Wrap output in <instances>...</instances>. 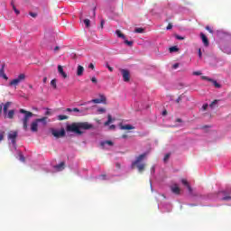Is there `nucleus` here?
<instances>
[{
  "instance_id": "1",
  "label": "nucleus",
  "mask_w": 231,
  "mask_h": 231,
  "mask_svg": "<svg viewBox=\"0 0 231 231\" xmlns=\"http://www.w3.org/2000/svg\"><path fill=\"white\" fill-rule=\"evenodd\" d=\"M89 129H93V125L88 122H76L66 126L67 133H74L78 136H82L84 131H89Z\"/></svg>"
},
{
  "instance_id": "2",
  "label": "nucleus",
  "mask_w": 231,
  "mask_h": 231,
  "mask_svg": "<svg viewBox=\"0 0 231 231\" xmlns=\"http://www.w3.org/2000/svg\"><path fill=\"white\" fill-rule=\"evenodd\" d=\"M20 113L22 115H24V116L23 118V124L24 131H27L28 130V122H29L30 118H32V116H33V113H32L30 111H26L23 108L20 109Z\"/></svg>"
},
{
  "instance_id": "3",
  "label": "nucleus",
  "mask_w": 231,
  "mask_h": 231,
  "mask_svg": "<svg viewBox=\"0 0 231 231\" xmlns=\"http://www.w3.org/2000/svg\"><path fill=\"white\" fill-rule=\"evenodd\" d=\"M19 135L17 131H11L8 133L7 138L11 140L12 144L14 147L17 145V136Z\"/></svg>"
},
{
  "instance_id": "4",
  "label": "nucleus",
  "mask_w": 231,
  "mask_h": 231,
  "mask_svg": "<svg viewBox=\"0 0 231 231\" xmlns=\"http://www.w3.org/2000/svg\"><path fill=\"white\" fill-rule=\"evenodd\" d=\"M26 79V75L20 74L16 79L10 81L9 86H19L21 82Z\"/></svg>"
},
{
  "instance_id": "5",
  "label": "nucleus",
  "mask_w": 231,
  "mask_h": 231,
  "mask_svg": "<svg viewBox=\"0 0 231 231\" xmlns=\"http://www.w3.org/2000/svg\"><path fill=\"white\" fill-rule=\"evenodd\" d=\"M51 134H53L55 138H64V136H66V130H64V128H61L60 131L51 129Z\"/></svg>"
},
{
  "instance_id": "6",
  "label": "nucleus",
  "mask_w": 231,
  "mask_h": 231,
  "mask_svg": "<svg viewBox=\"0 0 231 231\" xmlns=\"http://www.w3.org/2000/svg\"><path fill=\"white\" fill-rule=\"evenodd\" d=\"M99 97L100 98L92 99L90 101H88L87 103L81 104V106H86V104H91V102H93V104H102V102L106 103V96L100 95Z\"/></svg>"
},
{
  "instance_id": "7",
  "label": "nucleus",
  "mask_w": 231,
  "mask_h": 231,
  "mask_svg": "<svg viewBox=\"0 0 231 231\" xmlns=\"http://www.w3.org/2000/svg\"><path fill=\"white\" fill-rule=\"evenodd\" d=\"M120 72L122 73L124 82H129L131 80V72L128 69H121Z\"/></svg>"
},
{
  "instance_id": "8",
  "label": "nucleus",
  "mask_w": 231,
  "mask_h": 231,
  "mask_svg": "<svg viewBox=\"0 0 231 231\" xmlns=\"http://www.w3.org/2000/svg\"><path fill=\"white\" fill-rule=\"evenodd\" d=\"M201 79L202 80H208V82H212L213 86H215V88H217V89L221 88V84L217 83V80L210 79L207 76H202Z\"/></svg>"
},
{
  "instance_id": "9",
  "label": "nucleus",
  "mask_w": 231,
  "mask_h": 231,
  "mask_svg": "<svg viewBox=\"0 0 231 231\" xmlns=\"http://www.w3.org/2000/svg\"><path fill=\"white\" fill-rule=\"evenodd\" d=\"M145 156H147V153H142L141 155H139L136 160L132 163V169H134V167H136V165H138V163H140V162H142V160H143Z\"/></svg>"
},
{
  "instance_id": "10",
  "label": "nucleus",
  "mask_w": 231,
  "mask_h": 231,
  "mask_svg": "<svg viewBox=\"0 0 231 231\" xmlns=\"http://www.w3.org/2000/svg\"><path fill=\"white\" fill-rule=\"evenodd\" d=\"M31 131L32 133H37V131H39V123L36 119L31 124Z\"/></svg>"
},
{
  "instance_id": "11",
  "label": "nucleus",
  "mask_w": 231,
  "mask_h": 231,
  "mask_svg": "<svg viewBox=\"0 0 231 231\" xmlns=\"http://www.w3.org/2000/svg\"><path fill=\"white\" fill-rule=\"evenodd\" d=\"M200 38L202 40L204 46H208L209 42H208V38L207 37V35H205V33H203V32H200Z\"/></svg>"
},
{
  "instance_id": "12",
  "label": "nucleus",
  "mask_w": 231,
  "mask_h": 231,
  "mask_svg": "<svg viewBox=\"0 0 231 231\" xmlns=\"http://www.w3.org/2000/svg\"><path fill=\"white\" fill-rule=\"evenodd\" d=\"M58 72L60 73V75H61L63 79H68V74L64 72V69L62 68V66L60 65L58 66Z\"/></svg>"
},
{
  "instance_id": "13",
  "label": "nucleus",
  "mask_w": 231,
  "mask_h": 231,
  "mask_svg": "<svg viewBox=\"0 0 231 231\" xmlns=\"http://www.w3.org/2000/svg\"><path fill=\"white\" fill-rule=\"evenodd\" d=\"M77 75L78 77H82V75H84V67H82V65L78 66Z\"/></svg>"
},
{
  "instance_id": "14",
  "label": "nucleus",
  "mask_w": 231,
  "mask_h": 231,
  "mask_svg": "<svg viewBox=\"0 0 231 231\" xmlns=\"http://www.w3.org/2000/svg\"><path fill=\"white\" fill-rule=\"evenodd\" d=\"M120 129H122L123 131H131L132 129H134V126L131 125H121Z\"/></svg>"
},
{
  "instance_id": "15",
  "label": "nucleus",
  "mask_w": 231,
  "mask_h": 231,
  "mask_svg": "<svg viewBox=\"0 0 231 231\" xmlns=\"http://www.w3.org/2000/svg\"><path fill=\"white\" fill-rule=\"evenodd\" d=\"M0 77H2V79H5V80H7L8 79V76L5 74V65H3L2 68L0 69Z\"/></svg>"
},
{
  "instance_id": "16",
  "label": "nucleus",
  "mask_w": 231,
  "mask_h": 231,
  "mask_svg": "<svg viewBox=\"0 0 231 231\" xmlns=\"http://www.w3.org/2000/svg\"><path fill=\"white\" fill-rule=\"evenodd\" d=\"M135 166L137 167L139 172H143V171H145L144 163H141V164L137 163V164H135Z\"/></svg>"
},
{
  "instance_id": "17",
  "label": "nucleus",
  "mask_w": 231,
  "mask_h": 231,
  "mask_svg": "<svg viewBox=\"0 0 231 231\" xmlns=\"http://www.w3.org/2000/svg\"><path fill=\"white\" fill-rule=\"evenodd\" d=\"M171 192H172L173 194L179 195L180 192V187H178L177 185L172 186V187H171Z\"/></svg>"
},
{
  "instance_id": "18",
  "label": "nucleus",
  "mask_w": 231,
  "mask_h": 231,
  "mask_svg": "<svg viewBox=\"0 0 231 231\" xmlns=\"http://www.w3.org/2000/svg\"><path fill=\"white\" fill-rule=\"evenodd\" d=\"M64 167H65V163L60 162V164L55 166V169L60 172V171H64Z\"/></svg>"
},
{
  "instance_id": "19",
  "label": "nucleus",
  "mask_w": 231,
  "mask_h": 231,
  "mask_svg": "<svg viewBox=\"0 0 231 231\" xmlns=\"http://www.w3.org/2000/svg\"><path fill=\"white\" fill-rule=\"evenodd\" d=\"M116 33L117 37H119V39H124V40H125V35L124 33H122V31L116 30Z\"/></svg>"
},
{
  "instance_id": "20",
  "label": "nucleus",
  "mask_w": 231,
  "mask_h": 231,
  "mask_svg": "<svg viewBox=\"0 0 231 231\" xmlns=\"http://www.w3.org/2000/svg\"><path fill=\"white\" fill-rule=\"evenodd\" d=\"M12 103H10V102H6L5 105H4V114H7L8 113V107H10V105H11Z\"/></svg>"
},
{
  "instance_id": "21",
  "label": "nucleus",
  "mask_w": 231,
  "mask_h": 231,
  "mask_svg": "<svg viewBox=\"0 0 231 231\" xmlns=\"http://www.w3.org/2000/svg\"><path fill=\"white\" fill-rule=\"evenodd\" d=\"M107 121L106 122H105V124H104V125H106V126H107V125H109V124H111V122H114V120L115 119H113V117L111 116V115H108L107 116Z\"/></svg>"
},
{
  "instance_id": "22",
  "label": "nucleus",
  "mask_w": 231,
  "mask_h": 231,
  "mask_svg": "<svg viewBox=\"0 0 231 231\" xmlns=\"http://www.w3.org/2000/svg\"><path fill=\"white\" fill-rule=\"evenodd\" d=\"M15 115V111L14 110H10L7 114V118H10L12 120V118H14V116Z\"/></svg>"
},
{
  "instance_id": "23",
  "label": "nucleus",
  "mask_w": 231,
  "mask_h": 231,
  "mask_svg": "<svg viewBox=\"0 0 231 231\" xmlns=\"http://www.w3.org/2000/svg\"><path fill=\"white\" fill-rule=\"evenodd\" d=\"M68 118H69L68 116H64V115L58 116V120L60 121L68 120Z\"/></svg>"
},
{
  "instance_id": "24",
  "label": "nucleus",
  "mask_w": 231,
  "mask_h": 231,
  "mask_svg": "<svg viewBox=\"0 0 231 231\" xmlns=\"http://www.w3.org/2000/svg\"><path fill=\"white\" fill-rule=\"evenodd\" d=\"M51 86L53 88V89H57V79H52L51 81Z\"/></svg>"
},
{
  "instance_id": "25",
  "label": "nucleus",
  "mask_w": 231,
  "mask_h": 231,
  "mask_svg": "<svg viewBox=\"0 0 231 231\" xmlns=\"http://www.w3.org/2000/svg\"><path fill=\"white\" fill-rule=\"evenodd\" d=\"M35 120L37 121L38 124L39 122H43V124L46 125V120H48V117H42Z\"/></svg>"
},
{
  "instance_id": "26",
  "label": "nucleus",
  "mask_w": 231,
  "mask_h": 231,
  "mask_svg": "<svg viewBox=\"0 0 231 231\" xmlns=\"http://www.w3.org/2000/svg\"><path fill=\"white\" fill-rule=\"evenodd\" d=\"M83 23L86 24L87 28H89V26H91V21L89 19H85Z\"/></svg>"
},
{
  "instance_id": "27",
  "label": "nucleus",
  "mask_w": 231,
  "mask_h": 231,
  "mask_svg": "<svg viewBox=\"0 0 231 231\" xmlns=\"http://www.w3.org/2000/svg\"><path fill=\"white\" fill-rule=\"evenodd\" d=\"M110 145L113 146V141H105L103 143H101V145Z\"/></svg>"
},
{
  "instance_id": "28",
  "label": "nucleus",
  "mask_w": 231,
  "mask_h": 231,
  "mask_svg": "<svg viewBox=\"0 0 231 231\" xmlns=\"http://www.w3.org/2000/svg\"><path fill=\"white\" fill-rule=\"evenodd\" d=\"M178 47L176 46H173V47H171L170 48V53H174V51H178Z\"/></svg>"
},
{
  "instance_id": "29",
  "label": "nucleus",
  "mask_w": 231,
  "mask_h": 231,
  "mask_svg": "<svg viewBox=\"0 0 231 231\" xmlns=\"http://www.w3.org/2000/svg\"><path fill=\"white\" fill-rule=\"evenodd\" d=\"M134 32L135 33H143V28H135Z\"/></svg>"
},
{
  "instance_id": "30",
  "label": "nucleus",
  "mask_w": 231,
  "mask_h": 231,
  "mask_svg": "<svg viewBox=\"0 0 231 231\" xmlns=\"http://www.w3.org/2000/svg\"><path fill=\"white\" fill-rule=\"evenodd\" d=\"M13 10L16 14V15H19V14H21V12L17 9V7H15V5H13Z\"/></svg>"
},
{
  "instance_id": "31",
  "label": "nucleus",
  "mask_w": 231,
  "mask_h": 231,
  "mask_svg": "<svg viewBox=\"0 0 231 231\" xmlns=\"http://www.w3.org/2000/svg\"><path fill=\"white\" fill-rule=\"evenodd\" d=\"M106 24V20L104 19H101V22H100V29L101 30H104V25Z\"/></svg>"
},
{
  "instance_id": "32",
  "label": "nucleus",
  "mask_w": 231,
  "mask_h": 231,
  "mask_svg": "<svg viewBox=\"0 0 231 231\" xmlns=\"http://www.w3.org/2000/svg\"><path fill=\"white\" fill-rule=\"evenodd\" d=\"M181 183L184 184L185 187H189V181L187 180H185V179L181 180Z\"/></svg>"
},
{
  "instance_id": "33",
  "label": "nucleus",
  "mask_w": 231,
  "mask_h": 231,
  "mask_svg": "<svg viewBox=\"0 0 231 231\" xmlns=\"http://www.w3.org/2000/svg\"><path fill=\"white\" fill-rule=\"evenodd\" d=\"M125 44L131 47V46H133V42H130L129 40L125 39Z\"/></svg>"
},
{
  "instance_id": "34",
  "label": "nucleus",
  "mask_w": 231,
  "mask_h": 231,
  "mask_svg": "<svg viewBox=\"0 0 231 231\" xmlns=\"http://www.w3.org/2000/svg\"><path fill=\"white\" fill-rule=\"evenodd\" d=\"M217 102H219L217 99H215L210 105L209 107H214L216 106V104H217Z\"/></svg>"
},
{
  "instance_id": "35",
  "label": "nucleus",
  "mask_w": 231,
  "mask_h": 231,
  "mask_svg": "<svg viewBox=\"0 0 231 231\" xmlns=\"http://www.w3.org/2000/svg\"><path fill=\"white\" fill-rule=\"evenodd\" d=\"M175 38L178 39V41H184L185 40V37L180 36L178 34L175 35Z\"/></svg>"
},
{
  "instance_id": "36",
  "label": "nucleus",
  "mask_w": 231,
  "mask_h": 231,
  "mask_svg": "<svg viewBox=\"0 0 231 231\" xmlns=\"http://www.w3.org/2000/svg\"><path fill=\"white\" fill-rule=\"evenodd\" d=\"M171 158V153H167L164 158H163V162H167L169 159Z\"/></svg>"
},
{
  "instance_id": "37",
  "label": "nucleus",
  "mask_w": 231,
  "mask_h": 231,
  "mask_svg": "<svg viewBox=\"0 0 231 231\" xmlns=\"http://www.w3.org/2000/svg\"><path fill=\"white\" fill-rule=\"evenodd\" d=\"M231 199V196H226V197H223L222 198V200L223 201H228V200H230Z\"/></svg>"
},
{
  "instance_id": "38",
  "label": "nucleus",
  "mask_w": 231,
  "mask_h": 231,
  "mask_svg": "<svg viewBox=\"0 0 231 231\" xmlns=\"http://www.w3.org/2000/svg\"><path fill=\"white\" fill-rule=\"evenodd\" d=\"M206 30L209 32V33H214V31L209 26H206Z\"/></svg>"
},
{
  "instance_id": "39",
  "label": "nucleus",
  "mask_w": 231,
  "mask_h": 231,
  "mask_svg": "<svg viewBox=\"0 0 231 231\" xmlns=\"http://www.w3.org/2000/svg\"><path fill=\"white\" fill-rule=\"evenodd\" d=\"M72 112H74V113H81L82 111H80L79 108H77V107H74V108H72Z\"/></svg>"
},
{
  "instance_id": "40",
  "label": "nucleus",
  "mask_w": 231,
  "mask_h": 231,
  "mask_svg": "<svg viewBox=\"0 0 231 231\" xmlns=\"http://www.w3.org/2000/svg\"><path fill=\"white\" fill-rule=\"evenodd\" d=\"M3 140H5V132L0 134V142H3Z\"/></svg>"
},
{
  "instance_id": "41",
  "label": "nucleus",
  "mask_w": 231,
  "mask_h": 231,
  "mask_svg": "<svg viewBox=\"0 0 231 231\" xmlns=\"http://www.w3.org/2000/svg\"><path fill=\"white\" fill-rule=\"evenodd\" d=\"M29 15H31V17H33V18H35V17H37V14L36 13H29Z\"/></svg>"
},
{
  "instance_id": "42",
  "label": "nucleus",
  "mask_w": 231,
  "mask_h": 231,
  "mask_svg": "<svg viewBox=\"0 0 231 231\" xmlns=\"http://www.w3.org/2000/svg\"><path fill=\"white\" fill-rule=\"evenodd\" d=\"M193 75L199 77V75H201V71H194Z\"/></svg>"
},
{
  "instance_id": "43",
  "label": "nucleus",
  "mask_w": 231,
  "mask_h": 231,
  "mask_svg": "<svg viewBox=\"0 0 231 231\" xmlns=\"http://www.w3.org/2000/svg\"><path fill=\"white\" fill-rule=\"evenodd\" d=\"M91 82H93V84H97V80L96 77L91 78Z\"/></svg>"
},
{
  "instance_id": "44",
  "label": "nucleus",
  "mask_w": 231,
  "mask_h": 231,
  "mask_svg": "<svg viewBox=\"0 0 231 231\" xmlns=\"http://www.w3.org/2000/svg\"><path fill=\"white\" fill-rule=\"evenodd\" d=\"M45 115L47 116H50V115H51V111H50V108H47V111L45 112Z\"/></svg>"
},
{
  "instance_id": "45",
  "label": "nucleus",
  "mask_w": 231,
  "mask_h": 231,
  "mask_svg": "<svg viewBox=\"0 0 231 231\" xmlns=\"http://www.w3.org/2000/svg\"><path fill=\"white\" fill-rule=\"evenodd\" d=\"M97 112L98 113H106V109L105 108H98Z\"/></svg>"
},
{
  "instance_id": "46",
  "label": "nucleus",
  "mask_w": 231,
  "mask_h": 231,
  "mask_svg": "<svg viewBox=\"0 0 231 231\" xmlns=\"http://www.w3.org/2000/svg\"><path fill=\"white\" fill-rule=\"evenodd\" d=\"M166 30H172V23H169Z\"/></svg>"
},
{
  "instance_id": "47",
  "label": "nucleus",
  "mask_w": 231,
  "mask_h": 231,
  "mask_svg": "<svg viewBox=\"0 0 231 231\" xmlns=\"http://www.w3.org/2000/svg\"><path fill=\"white\" fill-rule=\"evenodd\" d=\"M88 68H89L90 69H95V65H94L93 63H90V64L88 65Z\"/></svg>"
},
{
  "instance_id": "48",
  "label": "nucleus",
  "mask_w": 231,
  "mask_h": 231,
  "mask_svg": "<svg viewBox=\"0 0 231 231\" xmlns=\"http://www.w3.org/2000/svg\"><path fill=\"white\" fill-rule=\"evenodd\" d=\"M24 156L23 154H20V162H24Z\"/></svg>"
},
{
  "instance_id": "49",
  "label": "nucleus",
  "mask_w": 231,
  "mask_h": 231,
  "mask_svg": "<svg viewBox=\"0 0 231 231\" xmlns=\"http://www.w3.org/2000/svg\"><path fill=\"white\" fill-rule=\"evenodd\" d=\"M109 129H110V130L116 129V125H111L109 126Z\"/></svg>"
},
{
  "instance_id": "50",
  "label": "nucleus",
  "mask_w": 231,
  "mask_h": 231,
  "mask_svg": "<svg viewBox=\"0 0 231 231\" xmlns=\"http://www.w3.org/2000/svg\"><path fill=\"white\" fill-rule=\"evenodd\" d=\"M187 189H188V190H189V192H192V187H190V184L189 185V186H187Z\"/></svg>"
},
{
  "instance_id": "51",
  "label": "nucleus",
  "mask_w": 231,
  "mask_h": 231,
  "mask_svg": "<svg viewBox=\"0 0 231 231\" xmlns=\"http://www.w3.org/2000/svg\"><path fill=\"white\" fill-rule=\"evenodd\" d=\"M176 102H177V104H180V102H181V97H179L176 99Z\"/></svg>"
},
{
  "instance_id": "52",
  "label": "nucleus",
  "mask_w": 231,
  "mask_h": 231,
  "mask_svg": "<svg viewBox=\"0 0 231 231\" xmlns=\"http://www.w3.org/2000/svg\"><path fill=\"white\" fill-rule=\"evenodd\" d=\"M203 109H204V111H207V108L208 107V104H206V105H203Z\"/></svg>"
},
{
  "instance_id": "53",
  "label": "nucleus",
  "mask_w": 231,
  "mask_h": 231,
  "mask_svg": "<svg viewBox=\"0 0 231 231\" xmlns=\"http://www.w3.org/2000/svg\"><path fill=\"white\" fill-rule=\"evenodd\" d=\"M199 59H201V57H202L201 49H199Z\"/></svg>"
},
{
  "instance_id": "54",
  "label": "nucleus",
  "mask_w": 231,
  "mask_h": 231,
  "mask_svg": "<svg viewBox=\"0 0 231 231\" xmlns=\"http://www.w3.org/2000/svg\"><path fill=\"white\" fill-rule=\"evenodd\" d=\"M66 111H68V113H73V108H67Z\"/></svg>"
},
{
  "instance_id": "55",
  "label": "nucleus",
  "mask_w": 231,
  "mask_h": 231,
  "mask_svg": "<svg viewBox=\"0 0 231 231\" xmlns=\"http://www.w3.org/2000/svg\"><path fill=\"white\" fill-rule=\"evenodd\" d=\"M180 65L178 64V63H175L174 65H173V68H174V69H176V68H178Z\"/></svg>"
},
{
  "instance_id": "56",
  "label": "nucleus",
  "mask_w": 231,
  "mask_h": 231,
  "mask_svg": "<svg viewBox=\"0 0 231 231\" xmlns=\"http://www.w3.org/2000/svg\"><path fill=\"white\" fill-rule=\"evenodd\" d=\"M107 68H108V69H109L110 71H113V67L107 65Z\"/></svg>"
},
{
  "instance_id": "57",
  "label": "nucleus",
  "mask_w": 231,
  "mask_h": 231,
  "mask_svg": "<svg viewBox=\"0 0 231 231\" xmlns=\"http://www.w3.org/2000/svg\"><path fill=\"white\" fill-rule=\"evenodd\" d=\"M224 51H225L226 53H229V54L231 53V51H228L226 50V48L224 49Z\"/></svg>"
},
{
  "instance_id": "58",
  "label": "nucleus",
  "mask_w": 231,
  "mask_h": 231,
  "mask_svg": "<svg viewBox=\"0 0 231 231\" xmlns=\"http://www.w3.org/2000/svg\"><path fill=\"white\" fill-rule=\"evenodd\" d=\"M48 78H43V83L46 84Z\"/></svg>"
},
{
  "instance_id": "59",
  "label": "nucleus",
  "mask_w": 231,
  "mask_h": 231,
  "mask_svg": "<svg viewBox=\"0 0 231 231\" xmlns=\"http://www.w3.org/2000/svg\"><path fill=\"white\" fill-rule=\"evenodd\" d=\"M127 137H128L127 134H123V135H122V138H123V139H125V138H127Z\"/></svg>"
},
{
  "instance_id": "60",
  "label": "nucleus",
  "mask_w": 231,
  "mask_h": 231,
  "mask_svg": "<svg viewBox=\"0 0 231 231\" xmlns=\"http://www.w3.org/2000/svg\"><path fill=\"white\" fill-rule=\"evenodd\" d=\"M3 112V105H0V113Z\"/></svg>"
},
{
  "instance_id": "61",
  "label": "nucleus",
  "mask_w": 231,
  "mask_h": 231,
  "mask_svg": "<svg viewBox=\"0 0 231 231\" xmlns=\"http://www.w3.org/2000/svg\"><path fill=\"white\" fill-rule=\"evenodd\" d=\"M116 166L117 169H120V163H116Z\"/></svg>"
},
{
  "instance_id": "62",
  "label": "nucleus",
  "mask_w": 231,
  "mask_h": 231,
  "mask_svg": "<svg viewBox=\"0 0 231 231\" xmlns=\"http://www.w3.org/2000/svg\"><path fill=\"white\" fill-rule=\"evenodd\" d=\"M189 207H198L196 204H189Z\"/></svg>"
},
{
  "instance_id": "63",
  "label": "nucleus",
  "mask_w": 231,
  "mask_h": 231,
  "mask_svg": "<svg viewBox=\"0 0 231 231\" xmlns=\"http://www.w3.org/2000/svg\"><path fill=\"white\" fill-rule=\"evenodd\" d=\"M102 180H106V175H101Z\"/></svg>"
},
{
  "instance_id": "64",
  "label": "nucleus",
  "mask_w": 231,
  "mask_h": 231,
  "mask_svg": "<svg viewBox=\"0 0 231 231\" xmlns=\"http://www.w3.org/2000/svg\"><path fill=\"white\" fill-rule=\"evenodd\" d=\"M177 122H181V119H180V118H178V119H177Z\"/></svg>"
}]
</instances>
